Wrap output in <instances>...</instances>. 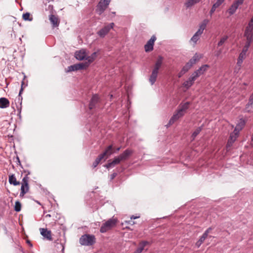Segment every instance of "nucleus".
Returning a JSON list of instances; mask_svg holds the SVG:
<instances>
[{"mask_svg":"<svg viewBox=\"0 0 253 253\" xmlns=\"http://www.w3.org/2000/svg\"><path fill=\"white\" fill-rule=\"evenodd\" d=\"M132 153V150L127 149L119 156L115 157L112 162H109L107 164L105 165L104 167L107 169L113 168L115 165L120 164L121 162L127 160Z\"/></svg>","mask_w":253,"mask_h":253,"instance_id":"nucleus-1","label":"nucleus"},{"mask_svg":"<svg viewBox=\"0 0 253 253\" xmlns=\"http://www.w3.org/2000/svg\"><path fill=\"white\" fill-rule=\"evenodd\" d=\"M163 57L159 56L154 65V68L152 70L151 75L149 80L151 85H153L156 81L158 71L163 64Z\"/></svg>","mask_w":253,"mask_h":253,"instance_id":"nucleus-2","label":"nucleus"},{"mask_svg":"<svg viewBox=\"0 0 253 253\" xmlns=\"http://www.w3.org/2000/svg\"><path fill=\"white\" fill-rule=\"evenodd\" d=\"M95 243V238L93 235L84 234L80 239V243L84 246H91Z\"/></svg>","mask_w":253,"mask_h":253,"instance_id":"nucleus-3","label":"nucleus"},{"mask_svg":"<svg viewBox=\"0 0 253 253\" xmlns=\"http://www.w3.org/2000/svg\"><path fill=\"white\" fill-rule=\"evenodd\" d=\"M75 57L79 60H87V63H88V65L93 61V57H89L86 52V50L84 49H81L79 51H77L75 52Z\"/></svg>","mask_w":253,"mask_h":253,"instance_id":"nucleus-4","label":"nucleus"},{"mask_svg":"<svg viewBox=\"0 0 253 253\" xmlns=\"http://www.w3.org/2000/svg\"><path fill=\"white\" fill-rule=\"evenodd\" d=\"M30 174V172L28 171L27 174L23 178L21 183V192L20 193V197H23L24 195L28 192L29 190V186L28 184V181L29 177L28 175Z\"/></svg>","mask_w":253,"mask_h":253,"instance_id":"nucleus-5","label":"nucleus"},{"mask_svg":"<svg viewBox=\"0 0 253 253\" xmlns=\"http://www.w3.org/2000/svg\"><path fill=\"white\" fill-rule=\"evenodd\" d=\"M117 220L115 218H110L104 223L100 229L101 233H105L109 230L111 229L116 224Z\"/></svg>","mask_w":253,"mask_h":253,"instance_id":"nucleus-6","label":"nucleus"},{"mask_svg":"<svg viewBox=\"0 0 253 253\" xmlns=\"http://www.w3.org/2000/svg\"><path fill=\"white\" fill-rule=\"evenodd\" d=\"M244 36L246 39L244 47L249 49L253 42V31L245 29Z\"/></svg>","mask_w":253,"mask_h":253,"instance_id":"nucleus-7","label":"nucleus"},{"mask_svg":"<svg viewBox=\"0 0 253 253\" xmlns=\"http://www.w3.org/2000/svg\"><path fill=\"white\" fill-rule=\"evenodd\" d=\"M88 66V63H81L79 64H74L68 66L66 70V72H70L72 71H76L79 70L85 69Z\"/></svg>","mask_w":253,"mask_h":253,"instance_id":"nucleus-8","label":"nucleus"},{"mask_svg":"<svg viewBox=\"0 0 253 253\" xmlns=\"http://www.w3.org/2000/svg\"><path fill=\"white\" fill-rule=\"evenodd\" d=\"M111 0H101L97 5L96 11L101 15L109 4Z\"/></svg>","mask_w":253,"mask_h":253,"instance_id":"nucleus-9","label":"nucleus"},{"mask_svg":"<svg viewBox=\"0 0 253 253\" xmlns=\"http://www.w3.org/2000/svg\"><path fill=\"white\" fill-rule=\"evenodd\" d=\"M114 26V23H111L98 31L97 33V35L101 38L104 37L108 33L110 30L113 28Z\"/></svg>","mask_w":253,"mask_h":253,"instance_id":"nucleus-10","label":"nucleus"},{"mask_svg":"<svg viewBox=\"0 0 253 253\" xmlns=\"http://www.w3.org/2000/svg\"><path fill=\"white\" fill-rule=\"evenodd\" d=\"M183 116L184 114L182 113L180 111L177 110L169 120L168 124L166 126H167V127H169L170 126L173 124L176 121H177L178 119H179Z\"/></svg>","mask_w":253,"mask_h":253,"instance_id":"nucleus-11","label":"nucleus"},{"mask_svg":"<svg viewBox=\"0 0 253 253\" xmlns=\"http://www.w3.org/2000/svg\"><path fill=\"white\" fill-rule=\"evenodd\" d=\"M113 145H109L104 150V151L100 154L99 156L103 159H107L109 156H110L113 153Z\"/></svg>","mask_w":253,"mask_h":253,"instance_id":"nucleus-12","label":"nucleus"},{"mask_svg":"<svg viewBox=\"0 0 253 253\" xmlns=\"http://www.w3.org/2000/svg\"><path fill=\"white\" fill-rule=\"evenodd\" d=\"M156 40V37L154 35L152 36L151 39L147 42V43L144 46L145 50L146 52H149L153 49V45Z\"/></svg>","mask_w":253,"mask_h":253,"instance_id":"nucleus-13","label":"nucleus"},{"mask_svg":"<svg viewBox=\"0 0 253 253\" xmlns=\"http://www.w3.org/2000/svg\"><path fill=\"white\" fill-rule=\"evenodd\" d=\"M209 68V66L208 65H203L200 67L198 70L195 71L192 74L196 77L197 78L203 75Z\"/></svg>","mask_w":253,"mask_h":253,"instance_id":"nucleus-14","label":"nucleus"},{"mask_svg":"<svg viewBox=\"0 0 253 253\" xmlns=\"http://www.w3.org/2000/svg\"><path fill=\"white\" fill-rule=\"evenodd\" d=\"M41 234L46 240L52 241L51 232L46 228H41L40 229Z\"/></svg>","mask_w":253,"mask_h":253,"instance_id":"nucleus-15","label":"nucleus"},{"mask_svg":"<svg viewBox=\"0 0 253 253\" xmlns=\"http://www.w3.org/2000/svg\"><path fill=\"white\" fill-rule=\"evenodd\" d=\"M238 134L239 133H236L234 130L230 134L229 138L228 140V142L226 145V147L227 148L230 147L232 145L233 143L235 142L236 138H237Z\"/></svg>","mask_w":253,"mask_h":253,"instance_id":"nucleus-16","label":"nucleus"},{"mask_svg":"<svg viewBox=\"0 0 253 253\" xmlns=\"http://www.w3.org/2000/svg\"><path fill=\"white\" fill-rule=\"evenodd\" d=\"M196 79L197 78L192 74L188 79L183 84V85L187 89H188L193 85Z\"/></svg>","mask_w":253,"mask_h":253,"instance_id":"nucleus-17","label":"nucleus"},{"mask_svg":"<svg viewBox=\"0 0 253 253\" xmlns=\"http://www.w3.org/2000/svg\"><path fill=\"white\" fill-rule=\"evenodd\" d=\"M99 98L97 94H94L92 96L89 104V108L90 110L93 109L96 104L99 102Z\"/></svg>","mask_w":253,"mask_h":253,"instance_id":"nucleus-18","label":"nucleus"},{"mask_svg":"<svg viewBox=\"0 0 253 253\" xmlns=\"http://www.w3.org/2000/svg\"><path fill=\"white\" fill-rule=\"evenodd\" d=\"M246 122L245 120L243 119H240L234 130L236 133H239V131L243 128Z\"/></svg>","mask_w":253,"mask_h":253,"instance_id":"nucleus-19","label":"nucleus"},{"mask_svg":"<svg viewBox=\"0 0 253 253\" xmlns=\"http://www.w3.org/2000/svg\"><path fill=\"white\" fill-rule=\"evenodd\" d=\"M148 244H149V242L146 241H143L140 242L139 244V247L133 253H141L144 250V247Z\"/></svg>","mask_w":253,"mask_h":253,"instance_id":"nucleus-20","label":"nucleus"},{"mask_svg":"<svg viewBox=\"0 0 253 253\" xmlns=\"http://www.w3.org/2000/svg\"><path fill=\"white\" fill-rule=\"evenodd\" d=\"M9 106V100L4 97H1L0 98V108H5Z\"/></svg>","mask_w":253,"mask_h":253,"instance_id":"nucleus-21","label":"nucleus"},{"mask_svg":"<svg viewBox=\"0 0 253 253\" xmlns=\"http://www.w3.org/2000/svg\"><path fill=\"white\" fill-rule=\"evenodd\" d=\"M239 5L233 2L230 7L228 8L227 11L229 13L230 15H232L235 13Z\"/></svg>","mask_w":253,"mask_h":253,"instance_id":"nucleus-22","label":"nucleus"},{"mask_svg":"<svg viewBox=\"0 0 253 253\" xmlns=\"http://www.w3.org/2000/svg\"><path fill=\"white\" fill-rule=\"evenodd\" d=\"M49 20L52 26L54 27H57L59 25V22L58 18L54 15L51 14L49 15Z\"/></svg>","mask_w":253,"mask_h":253,"instance_id":"nucleus-23","label":"nucleus"},{"mask_svg":"<svg viewBox=\"0 0 253 253\" xmlns=\"http://www.w3.org/2000/svg\"><path fill=\"white\" fill-rule=\"evenodd\" d=\"M8 181L10 184L13 185L14 186H17L20 184V182L17 181L14 174H11L9 176Z\"/></svg>","mask_w":253,"mask_h":253,"instance_id":"nucleus-24","label":"nucleus"},{"mask_svg":"<svg viewBox=\"0 0 253 253\" xmlns=\"http://www.w3.org/2000/svg\"><path fill=\"white\" fill-rule=\"evenodd\" d=\"M202 34H201V33H198V32L197 31L191 38L190 42H193L194 43V45H195L197 43V41L200 39Z\"/></svg>","mask_w":253,"mask_h":253,"instance_id":"nucleus-25","label":"nucleus"},{"mask_svg":"<svg viewBox=\"0 0 253 253\" xmlns=\"http://www.w3.org/2000/svg\"><path fill=\"white\" fill-rule=\"evenodd\" d=\"M209 21L208 19H204L202 23L199 26V28L197 31L198 33L203 34L204 30L206 27L207 25L209 23Z\"/></svg>","mask_w":253,"mask_h":253,"instance_id":"nucleus-26","label":"nucleus"},{"mask_svg":"<svg viewBox=\"0 0 253 253\" xmlns=\"http://www.w3.org/2000/svg\"><path fill=\"white\" fill-rule=\"evenodd\" d=\"M189 104L190 103L189 102H186L184 104H181L178 110L184 115L186 110L188 109L189 107Z\"/></svg>","mask_w":253,"mask_h":253,"instance_id":"nucleus-27","label":"nucleus"},{"mask_svg":"<svg viewBox=\"0 0 253 253\" xmlns=\"http://www.w3.org/2000/svg\"><path fill=\"white\" fill-rule=\"evenodd\" d=\"M200 0H188L185 3L184 5L187 8H190L194 4L198 3Z\"/></svg>","mask_w":253,"mask_h":253,"instance_id":"nucleus-28","label":"nucleus"},{"mask_svg":"<svg viewBox=\"0 0 253 253\" xmlns=\"http://www.w3.org/2000/svg\"><path fill=\"white\" fill-rule=\"evenodd\" d=\"M190 68L189 65H187L186 64L182 68L180 72L178 74V77L179 78H181L185 73H186Z\"/></svg>","mask_w":253,"mask_h":253,"instance_id":"nucleus-29","label":"nucleus"},{"mask_svg":"<svg viewBox=\"0 0 253 253\" xmlns=\"http://www.w3.org/2000/svg\"><path fill=\"white\" fill-rule=\"evenodd\" d=\"M245 57V55L240 53L237 63V64L238 66L240 67L241 66V64H242Z\"/></svg>","mask_w":253,"mask_h":253,"instance_id":"nucleus-30","label":"nucleus"},{"mask_svg":"<svg viewBox=\"0 0 253 253\" xmlns=\"http://www.w3.org/2000/svg\"><path fill=\"white\" fill-rule=\"evenodd\" d=\"M22 17L25 21H31L33 20V18L30 17V14L28 12L24 13L23 14Z\"/></svg>","mask_w":253,"mask_h":253,"instance_id":"nucleus-31","label":"nucleus"},{"mask_svg":"<svg viewBox=\"0 0 253 253\" xmlns=\"http://www.w3.org/2000/svg\"><path fill=\"white\" fill-rule=\"evenodd\" d=\"M102 160H103V159L99 155L93 162L92 167L93 168H96Z\"/></svg>","mask_w":253,"mask_h":253,"instance_id":"nucleus-32","label":"nucleus"},{"mask_svg":"<svg viewBox=\"0 0 253 253\" xmlns=\"http://www.w3.org/2000/svg\"><path fill=\"white\" fill-rule=\"evenodd\" d=\"M228 39V36H224L223 37L221 38L220 40L218 42L217 45L218 46H221Z\"/></svg>","mask_w":253,"mask_h":253,"instance_id":"nucleus-33","label":"nucleus"},{"mask_svg":"<svg viewBox=\"0 0 253 253\" xmlns=\"http://www.w3.org/2000/svg\"><path fill=\"white\" fill-rule=\"evenodd\" d=\"M21 209V204L18 201H16L15 203L14 210L17 211H20Z\"/></svg>","mask_w":253,"mask_h":253,"instance_id":"nucleus-34","label":"nucleus"},{"mask_svg":"<svg viewBox=\"0 0 253 253\" xmlns=\"http://www.w3.org/2000/svg\"><path fill=\"white\" fill-rule=\"evenodd\" d=\"M202 130V128L201 127H199L198 128H197L193 133L192 134V137L193 138V139H194L199 134V133L200 132V131H201Z\"/></svg>","mask_w":253,"mask_h":253,"instance_id":"nucleus-35","label":"nucleus"},{"mask_svg":"<svg viewBox=\"0 0 253 253\" xmlns=\"http://www.w3.org/2000/svg\"><path fill=\"white\" fill-rule=\"evenodd\" d=\"M225 1V0H217L216 2L213 4L216 8L219 7Z\"/></svg>","mask_w":253,"mask_h":253,"instance_id":"nucleus-36","label":"nucleus"},{"mask_svg":"<svg viewBox=\"0 0 253 253\" xmlns=\"http://www.w3.org/2000/svg\"><path fill=\"white\" fill-rule=\"evenodd\" d=\"M23 82H22V84H21V89L20 90V91H19V95H18V100L19 101H20V103H21L22 102V98L21 97V94L23 91Z\"/></svg>","mask_w":253,"mask_h":253,"instance_id":"nucleus-37","label":"nucleus"},{"mask_svg":"<svg viewBox=\"0 0 253 253\" xmlns=\"http://www.w3.org/2000/svg\"><path fill=\"white\" fill-rule=\"evenodd\" d=\"M196 62V59H194L192 58L189 60V62H188L186 65H189V67L191 68L192 65L195 64Z\"/></svg>","mask_w":253,"mask_h":253,"instance_id":"nucleus-38","label":"nucleus"},{"mask_svg":"<svg viewBox=\"0 0 253 253\" xmlns=\"http://www.w3.org/2000/svg\"><path fill=\"white\" fill-rule=\"evenodd\" d=\"M208 235L207 234V233H204L202 236L200 237L199 240L204 242L205 239L208 237Z\"/></svg>","mask_w":253,"mask_h":253,"instance_id":"nucleus-39","label":"nucleus"},{"mask_svg":"<svg viewBox=\"0 0 253 253\" xmlns=\"http://www.w3.org/2000/svg\"><path fill=\"white\" fill-rule=\"evenodd\" d=\"M244 0H236L234 1V3H236L238 5H241L243 3Z\"/></svg>","mask_w":253,"mask_h":253,"instance_id":"nucleus-40","label":"nucleus"},{"mask_svg":"<svg viewBox=\"0 0 253 253\" xmlns=\"http://www.w3.org/2000/svg\"><path fill=\"white\" fill-rule=\"evenodd\" d=\"M248 49H249L248 48H247L246 47H245L244 46L243 48V49H242V51H241V52L240 53L246 55V53L248 51Z\"/></svg>","mask_w":253,"mask_h":253,"instance_id":"nucleus-41","label":"nucleus"},{"mask_svg":"<svg viewBox=\"0 0 253 253\" xmlns=\"http://www.w3.org/2000/svg\"><path fill=\"white\" fill-rule=\"evenodd\" d=\"M216 8L214 6H212V7L210 11V14L211 16L212 14L214 13V12L215 11Z\"/></svg>","mask_w":253,"mask_h":253,"instance_id":"nucleus-42","label":"nucleus"},{"mask_svg":"<svg viewBox=\"0 0 253 253\" xmlns=\"http://www.w3.org/2000/svg\"><path fill=\"white\" fill-rule=\"evenodd\" d=\"M117 174L116 172H114L110 175V180H112L115 178V177L117 176Z\"/></svg>","mask_w":253,"mask_h":253,"instance_id":"nucleus-43","label":"nucleus"},{"mask_svg":"<svg viewBox=\"0 0 253 253\" xmlns=\"http://www.w3.org/2000/svg\"><path fill=\"white\" fill-rule=\"evenodd\" d=\"M203 243V242H202V241H201L200 240H199L197 243H196V245L198 247H199Z\"/></svg>","mask_w":253,"mask_h":253,"instance_id":"nucleus-44","label":"nucleus"},{"mask_svg":"<svg viewBox=\"0 0 253 253\" xmlns=\"http://www.w3.org/2000/svg\"><path fill=\"white\" fill-rule=\"evenodd\" d=\"M213 229V228L211 227H210L208 228L205 231V233H207V234L208 235V234L210 233L211 231Z\"/></svg>","mask_w":253,"mask_h":253,"instance_id":"nucleus-45","label":"nucleus"},{"mask_svg":"<svg viewBox=\"0 0 253 253\" xmlns=\"http://www.w3.org/2000/svg\"><path fill=\"white\" fill-rule=\"evenodd\" d=\"M193 59H196V61H197L199 59L198 56L196 54L193 57Z\"/></svg>","mask_w":253,"mask_h":253,"instance_id":"nucleus-46","label":"nucleus"},{"mask_svg":"<svg viewBox=\"0 0 253 253\" xmlns=\"http://www.w3.org/2000/svg\"><path fill=\"white\" fill-rule=\"evenodd\" d=\"M193 59H196V61H197L199 59L198 56L196 54L193 57Z\"/></svg>","mask_w":253,"mask_h":253,"instance_id":"nucleus-47","label":"nucleus"},{"mask_svg":"<svg viewBox=\"0 0 253 253\" xmlns=\"http://www.w3.org/2000/svg\"><path fill=\"white\" fill-rule=\"evenodd\" d=\"M95 56H96V53H95V52H94V53H93L91 54V56H89V57H93V60H94V58H95Z\"/></svg>","mask_w":253,"mask_h":253,"instance_id":"nucleus-48","label":"nucleus"},{"mask_svg":"<svg viewBox=\"0 0 253 253\" xmlns=\"http://www.w3.org/2000/svg\"><path fill=\"white\" fill-rule=\"evenodd\" d=\"M139 217L138 216H134V215H132L131 217V219H136V218H138Z\"/></svg>","mask_w":253,"mask_h":253,"instance_id":"nucleus-49","label":"nucleus"},{"mask_svg":"<svg viewBox=\"0 0 253 253\" xmlns=\"http://www.w3.org/2000/svg\"><path fill=\"white\" fill-rule=\"evenodd\" d=\"M27 243L31 246L32 247V244L31 243V242L29 241H27Z\"/></svg>","mask_w":253,"mask_h":253,"instance_id":"nucleus-50","label":"nucleus"},{"mask_svg":"<svg viewBox=\"0 0 253 253\" xmlns=\"http://www.w3.org/2000/svg\"><path fill=\"white\" fill-rule=\"evenodd\" d=\"M51 217V214H47L45 215V217Z\"/></svg>","mask_w":253,"mask_h":253,"instance_id":"nucleus-51","label":"nucleus"},{"mask_svg":"<svg viewBox=\"0 0 253 253\" xmlns=\"http://www.w3.org/2000/svg\"><path fill=\"white\" fill-rule=\"evenodd\" d=\"M120 149H121V147H120L117 148L116 149V152H118L120 151Z\"/></svg>","mask_w":253,"mask_h":253,"instance_id":"nucleus-52","label":"nucleus"},{"mask_svg":"<svg viewBox=\"0 0 253 253\" xmlns=\"http://www.w3.org/2000/svg\"><path fill=\"white\" fill-rule=\"evenodd\" d=\"M17 160H18V162H20L19 159L18 158H17Z\"/></svg>","mask_w":253,"mask_h":253,"instance_id":"nucleus-53","label":"nucleus"}]
</instances>
